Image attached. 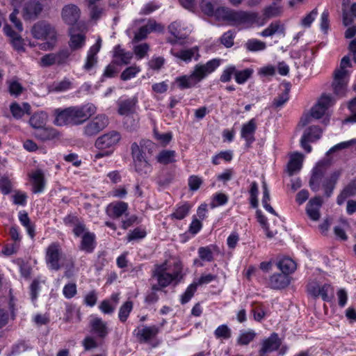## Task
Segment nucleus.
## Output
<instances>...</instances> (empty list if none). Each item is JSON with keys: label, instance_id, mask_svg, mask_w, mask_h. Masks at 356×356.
Segmentation results:
<instances>
[{"label": "nucleus", "instance_id": "3", "mask_svg": "<svg viewBox=\"0 0 356 356\" xmlns=\"http://www.w3.org/2000/svg\"><path fill=\"white\" fill-rule=\"evenodd\" d=\"M214 17L218 20L228 22L232 26H251L257 17L258 14L254 12L235 10L227 7H219L215 10Z\"/></svg>", "mask_w": 356, "mask_h": 356}, {"label": "nucleus", "instance_id": "32", "mask_svg": "<svg viewBox=\"0 0 356 356\" xmlns=\"http://www.w3.org/2000/svg\"><path fill=\"white\" fill-rule=\"evenodd\" d=\"M356 195V179L352 180L337 196V202L339 205L343 204L345 200L351 196Z\"/></svg>", "mask_w": 356, "mask_h": 356}, {"label": "nucleus", "instance_id": "48", "mask_svg": "<svg viewBox=\"0 0 356 356\" xmlns=\"http://www.w3.org/2000/svg\"><path fill=\"white\" fill-rule=\"evenodd\" d=\"M290 86L289 83L285 84V89L283 92L275 97L273 102V106L275 108L282 106L289 99Z\"/></svg>", "mask_w": 356, "mask_h": 356}, {"label": "nucleus", "instance_id": "56", "mask_svg": "<svg viewBox=\"0 0 356 356\" xmlns=\"http://www.w3.org/2000/svg\"><path fill=\"white\" fill-rule=\"evenodd\" d=\"M214 335L217 339H228L231 337L232 332L227 325H221L216 329Z\"/></svg>", "mask_w": 356, "mask_h": 356}, {"label": "nucleus", "instance_id": "1", "mask_svg": "<svg viewBox=\"0 0 356 356\" xmlns=\"http://www.w3.org/2000/svg\"><path fill=\"white\" fill-rule=\"evenodd\" d=\"M97 112L96 106L88 103L80 106H70L54 111V124L57 126H77L83 124Z\"/></svg>", "mask_w": 356, "mask_h": 356}, {"label": "nucleus", "instance_id": "30", "mask_svg": "<svg viewBox=\"0 0 356 356\" xmlns=\"http://www.w3.org/2000/svg\"><path fill=\"white\" fill-rule=\"evenodd\" d=\"M35 137L42 141L50 140L58 137V131L52 127H42L35 130Z\"/></svg>", "mask_w": 356, "mask_h": 356}, {"label": "nucleus", "instance_id": "7", "mask_svg": "<svg viewBox=\"0 0 356 356\" xmlns=\"http://www.w3.org/2000/svg\"><path fill=\"white\" fill-rule=\"evenodd\" d=\"M108 124L109 119L105 114H98L86 121L82 127V135L86 138H92L106 129Z\"/></svg>", "mask_w": 356, "mask_h": 356}, {"label": "nucleus", "instance_id": "24", "mask_svg": "<svg viewBox=\"0 0 356 356\" xmlns=\"http://www.w3.org/2000/svg\"><path fill=\"white\" fill-rule=\"evenodd\" d=\"M30 177L32 181L33 192L34 193H42L44 191L45 186V180L43 171L40 169H38L31 174Z\"/></svg>", "mask_w": 356, "mask_h": 356}, {"label": "nucleus", "instance_id": "5", "mask_svg": "<svg viewBox=\"0 0 356 356\" xmlns=\"http://www.w3.org/2000/svg\"><path fill=\"white\" fill-rule=\"evenodd\" d=\"M121 140V134L117 131H111L99 136L95 142V147L102 150L94 155V161L103 157L110 156L113 152V148Z\"/></svg>", "mask_w": 356, "mask_h": 356}, {"label": "nucleus", "instance_id": "64", "mask_svg": "<svg viewBox=\"0 0 356 356\" xmlns=\"http://www.w3.org/2000/svg\"><path fill=\"white\" fill-rule=\"evenodd\" d=\"M76 285L75 283H68L65 285L63 289V293L67 299L73 298L76 294Z\"/></svg>", "mask_w": 356, "mask_h": 356}, {"label": "nucleus", "instance_id": "12", "mask_svg": "<svg viewBox=\"0 0 356 356\" xmlns=\"http://www.w3.org/2000/svg\"><path fill=\"white\" fill-rule=\"evenodd\" d=\"M43 5L38 0H30L25 3L22 10V16L24 20L36 19L42 11Z\"/></svg>", "mask_w": 356, "mask_h": 356}, {"label": "nucleus", "instance_id": "11", "mask_svg": "<svg viewBox=\"0 0 356 356\" xmlns=\"http://www.w3.org/2000/svg\"><path fill=\"white\" fill-rule=\"evenodd\" d=\"M322 134L321 129L318 126H312L306 129L301 138V147L307 152L312 151V147L308 143L315 142L318 140Z\"/></svg>", "mask_w": 356, "mask_h": 356}, {"label": "nucleus", "instance_id": "43", "mask_svg": "<svg viewBox=\"0 0 356 356\" xmlns=\"http://www.w3.org/2000/svg\"><path fill=\"white\" fill-rule=\"evenodd\" d=\"M65 222L67 223V222H73L74 224V228H73V233L74 234L79 237L81 234H84L86 232V225L78 220V219L76 217L73 216H68L65 219Z\"/></svg>", "mask_w": 356, "mask_h": 356}, {"label": "nucleus", "instance_id": "37", "mask_svg": "<svg viewBox=\"0 0 356 356\" xmlns=\"http://www.w3.org/2000/svg\"><path fill=\"white\" fill-rule=\"evenodd\" d=\"M135 170L141 176H146L152 172V165L145 158L134 161Z\"/></svg>", "mask_w": 356, "mask_h": 356}, {"label": "nucleus", "instance_id": "8", "mask_svg": "<svg viewBox=\"0 0 356 356\" xmlns=\"http://www.w3.org/2000/svg\"><path fill=\"white\" fill-rule=\"evenodd\" d=\"M33 37L38 40H57L55 27L46 21L35 23L31 29Z\"/></svg>", "mask_w": 356, "mask_h": 356}, {"label": "nucleus", "instance_id": "40", "mask_svg": "<svg viewBox=\"0 0 356 356\" xmlns=\"http://www.w3.org/2000/svg\"><path fill=\"white\" fill-rule=\"evenodd\" d=\"M262 189H263V197H262V205L264 208L272 213L274 216H277V213L274 210V209L270 206L269 202L270 200V192L267 186V184L265 181L262 183Z\"/></svg>", "mask_w": 356, "mask_h": 356}, {"label": "nucleus", "instance_id": "57", "mask_svg": "<svg viewBox=\"0 0 356 356\" xmlns=\"http://www.w3.org/2000/svg\"><path fill=\"white\" fill-rule=\"evenodd\" d=\"M147 232L144 229L137 227L129 233L127 238L128 241H131L134 240L142 239L145 238Z\"/></svg>", "mask_w": 356, "mask_h": 356}, {"label": "nucleus", "instance_id": "22", "mask_svg": "<svg viewBox=\"0 0 356 356\" xmlns=\"http://www.w3.org/2000/svg\"><path fill=\"white\" fill-rule=\"evenodd\" d=\"M127 209V203L124 202H117L109 204L106 207V213L111 218H119Z\"/></svg>", "mask_w": 356, "mask_h": 356}, {"label": "nucleus", "instance_id": "60", "mask_svg": "<svg viewBox=\"0 0 356 356\" xmlns=\"http://www.w3.org/2000/svg\"><path fill=\"white\" fill-rule=\"evenodd\" d=\"M72 83L69 79L64 78L60 81L54 83V90L56 92L65 91L72 87Z\"/></svg>", "mask_w": 356, "mask_h": 356}, {"label": "nucleus", "instance_id": "53", "mask_svg": "<svg viewBox=\"0 0 356 356\" xmlns=\"http://www.w3.org/2000/svg\"><path fill=\"white\" fill-rule=\"evenodd\" d=\"M197 286L194 282L187 287L185 292L181 296L180 301L182 305H184L189 302V300L194 296L197 290Z\"/></svg>", "mask_w": 356, "mask_h": 356}, {"label": "nucleus", "instance_id": "27", "mask_svg": "<svg viewBox=\"0 0 356 356\" xmlns=\"http://www.w3.org/2000/svg\"><path fill=\"white\" fill-rule=\"evenodd\" d=\"M10 111L13 117L16 120H19L25 114H31V106L27 102L22 103L21 106L17 102H15L10 105Z\"/></svg>", "mask_w": 356, "mask_h": 356}, {"label": "nucleus", "instance_id": "50", "mask_svg": "<svg viewBox=\"0 0 356 356\" xmlns=\"http://www.w3.org/2000/svg\"><path fill=\"white\" fill-rule=\"evenodd\" d=\"M168 29L170 34L178 40H184L186 38V35L181 33V24L179 22H172Z\"/></svg>", "mask_w": 356, "mask_h": 356}, {"label": "nucleus", "instance_id": "39", "mask_svg": "<svg viewBox=\"0 0 356 356\" xmlns=\"http://www.w3.org/2000/svg\"><path fill=\"white\" fill-rule=\"evenodd\" d=\"M191 209V204L185 202L181 205L177 206L175 211L170 216L172 219L182 220L188 215Z\"/></svg>", "mask_w": 356, "mask_h": 356}, {"label": "nucleus", "instance_id": "16", "mask_svg": "<svg viewBox=\"0 0 356 356\" xmlns=\"http://www.w3.org/2000/svg\"><path fill=\"white\" fill-rule=\"evenodd\" d=\"M281 340L277 333H273L271 335L264 339L261 343L259 350V356H266V353H272L277 350L281 346Z\"/></svg>", "mask_w": 356, "mask_h": 356}, {"label": "nucleus", "instance_id": "47", "mask_svg": "<svg viewBox=\"0 0 356 356\" xmlns=\"http://www.w3.org/2000/svg\"><path fill=\"white\" fill-rule=\"evenodd\" d=\"M318 294L323 301L330 302L334 297V288L330 284H325L321 286Z\"/></svg>", "mask_w": 356, "mask_h": 356}, {"label": "nucleus", "instance_id": "6", "mask_svg": "<svg viewBox=\"0 0 356 356\" xmlns=\"http://www.w3.org/2000/svg\"><path fill=\"white\" fill-rule=\"evenodd\" d=\"M65 254L60 244L53 242L49 245L45 252V262L49 270L58 271L63 267Z\"/></svg>", "mask_w": 356, "mask_h": 356}, {"label": "nucleus", "instance_id": "10", "mask_svg": "<svg viewBox=\"0 0 356 356\" xmlns=\"http://www.w3.org/2000/svg\"><path fill=\"white\" fill-rule=\"evenodd\" d=\"M160 332V327L157 325H142L137 327L133 334L140 343H146L154 339Z\"/></svg>", "mask_w": 356, "mask_h": 356}, {"label": "nucleus", "instance_id": "49", "mask_svg": "<svg viewBox=\"0 0 356 356\" xmlns=\"http://www.w3.org/2000/svg\"><path fill=\"white\" fill-rule=\"evenodd\" d=\"M88 8L90 9V16L92 20L99 19L105 13V10L103 7L96 5L95 3H88Z\"/></svg>", "mask_w": 356, "mask_h": 356}, {"label": "nucleus", "instance_id": "28", "mask_svg": "<svg viewBox=\"0 0 356 356\" xmlns=\"http://www.w3.org/2000/svg\"><path fill=\"white\" fill-rule=\"evenodd\" d=\"M275 34L285 35V26L280 21L271 22L267 28L264 29L259 35L262 37H270Z\"/></svg>", "mask_w": 356, "mask_h": 356}, {"label": "nucleus", "instance_id": "41", "mask_svg": "<svg viewBox=\"0 0 356 356\" xmlns=\"http://www.w3.org/2000/svg\"><path fill=\"white\" fill-rule=\"evenodd\" d=\"M8 89L10 95L15 97H19L25 90L23 86L15 79L7 81Z\"/></svg>", "mask_w": 356, "mask_h": 356}, {"label": "nucleus", "instance_id": "17", "mask_svg": "<svg viewBox=\"0 0 356 356\" xmlns=\"http://www.w3.org/2000/svg\"><path fill=\"white\" fill-rule=\"evenodd\" d=\"M70 40L69 47L72 51H76L82 49L86 44V35L82 32H79L75 26L69 29Z\"/></svg>", "mask_w": 356, "mask_h": 356}, {"label": "nucleus", "instance_id": "44", "mask_svg": "<svg viewBox=\"0 0 356 356\" xmlns=\"http://www.w3.org/2000/svg\"><path fill=\"white\" fill-rule=\"evenodd\" d=\"M245 47L248 51H259L266 48V44L257 39H249L245 42Z\"/></svg>", "mask_w": 356, "mask_h": 356}, {"label": "nucleus", "instance_id": "61", "mask_svg": "<svg viewBox=\"0 0 356 356\" xmlns=\"http://www.w3.org/2000/svg\"><path fill=\"white\" fill-rule=\"evenodd\" d=\"M56 64L54 53L44 55L40 60L39 65L42 67H47Z\"/></svg>", "mask_w": 356, "mask_h": 356}, {"label": "nucleus", "instance_id": "23", "mask_svg": "<svg viewBox=\"0 0 356 356\" xmlns=\"http://www.w3.org/2000/svg\"><path fill=\"white\" fill-rule=\"evenodd\" d=\"M348 76L339 75L334 73V81L332 82V88L334 93L339 97H343L346 92V86Z\"/></svg>", "mask_w": 356, "mask_h": 356}, {"label": "nucleus", "instance_id": "29", "mask_svg": "<svg viewBox=\"0 0 356 356\" xmlns=\"http://www.w3.org/2000/svg\"><path fill=\"white\" fill-rule=\"evenodd\" d=\"M113 57L115 58V62L118 65H128L130 63L133 58V53L126 51L122 49L120 45H117L114 48Z\"/></svg>", "mask_w": 356, "mask_h": 356}, {"label": "nucleus", "instance_id": "14", "mask_svg": "<svg viewBox=\"0 0 356 356\" xmlns=\"http://www.w3.org/2000/svg\"><path fill=\"white\" fill-rule=\"evenodd\" d=\"M80 15V9L74 4H67L62 9L61 16L63 21L72 26H74V25L79 20Z\"/></svg>", "mask_w": 356, "mask_h": 356}, {"label": "nucleus", "instance_id": "20", "mask_svg": "<svg viewBox=\"0 0 356 356\" xmlns=\"http://www.w3.org/2000/svg\"><path fill=\"white\" fill-rule=\"evenodd\" d=\"M91 332L96 334L98 338L104 339L109 332L107 323L102 318L95 317L90 322Z\"/></svg>", "mask_w": 356, "mask_h": 356}, {"label": "nucleus", "instance_id": "42", "mask_svg": "<svg viewBox=\"0 0 356 356\" xmlns=\"http://www.w3.org/2000/svg\"><path fill=\"white\" fill-rule=\"evenodd\" d=\"M257 334L253 330L241 331L237 343L242 346L248 345L256 337Z\"/></svg>", "mask_w": 356, "mask_h": 356}, {"label": "nucleus", "instance_id": "62", "mask_svg": "<svg viewBox=\"0 0 356 356\" xmlns=\"http://www.w3.org/2000/svg\"><path fill=\"white\" fill-rule=\"evenodd\" d=\"M202 183V179L197 175L190 176L188 181L189 189L192 191H197Z\"/></svg>", "mask_w": 356, "mask_h": 356}, {"label": "nucleus", "instance_id": "34", "mask_svg": "<svg viewBox=\"0 0 356 356\" xmlns=\"http://www.w3.org/2000/svg\"><path fill=\"white\" fill-rule=\"evenodd\" d=\"M47 115L43 111L36 112L29 119V124L35 129L44 127L46 124Z\"/></svg>", "mask_w": 356, "mask_h": 356}, {"label": "nucleus", "instance_id": "52", "mask_svg": "<svg viewBox=\"0 0 356 356\" xmlns=\"http://www.w3.org/2000/svg\"><path fill=\"white\" fill-rule=\"evenodd\" d=\"M140 72V68L136 65L127 67L121 74L120 78L123 81L129 80L135 77Z\"/></svg>", "mask_w": 356, "mask_h": 356}, {"label": "nucleus", "instance_id": "19", "mask_svg": "<svg viewBox=\"0 0 356 356\" xmlns=\"http://www.w3.org/2000/svg\"><path fill=\"white\" fill-rule=\"evenodd\" d=\"M170 54L175 58L186 63L191 62L192 58L197 60L200 56L199 54V48L197 46L187 49H181L179 51H176L174 49H172Z\"/></svg>", "mask_w": 356, "mask_h": 356}, {"label": "nucleus", "instance_id": "58", "mask_svg": "<svg viewBox=\"0 0 356 356\" xmlns=\"http://www.w3.org/2000/svg\"><path fill=\"white\" fill-rule=\"evenodd\" d=\"M54 55L56 65H61L67 63L70 52L68 49H62L57 53H54Z\"/></svg>", "mask_w": 356, "mask_h": 356}, {"label": "nucleus", "instance_id": "21", "mask_svg": "<svg viewBox=\"0 0 356 356\" xmlns=\"http://www.w3.org/2000/svg\"><path fill=\"white\" fill-rule=\"evenodd\" d=\"M341 170H335L328 178L323 181L322 187L324 190V195L326 197H330L332 195L333 191L341 175Z\"/></svg>", "mask_w": 356, "mask_h": 356}, {"label": "nucleus", "instance_id": "2", "mask_svg": "<svg viewBox=\"0 0 356 356\" xmlns=\"http://www.w3.org/2000/svg\"><path fill=\"white\" fill-rule=\"evenodd\" d=\"M220 64V60L213 58L204 65H196L194 70L190 75L179 76L176 79V83L181 89H186L194 87L197 83L204 79L208 74L214 72Z\"/></svg>", "mask_w": 356, "mask_h": 356}, {"label": "nucleus", "instance_id": "63", "mask_svg": "<svg viewBox=\"0 0 356 356\" xmlns=\"http://www.w3.org/2000/svg\"><path fill=\"white\" fill-rule=\"evenodd\" d=\"M236 67L234 65H230L226 67L220 76V80L222 83L229 82L232 75H235Z\"/></svg>", "mask_w": 356, "mask_h": 356}, {"label": "nucleus", "instance_id": "46", "mask_svg": "<svg viewBox=\"0 0 356 356\" xmlns=\"http://www.w3.org/2000/svg\"><path fill=\"white\" fill-rule=\"evenodd\" d=\"M216 249L215 246L200 247L198 249V254L201 260L211 262L213 260V251Z\"/></svg>", "mask_w": 356, "mask_h": 356}, {"label": "nucleus", "instance_id": "13", "mask_svg": "<svg viewBox=\"0 0 356 356\" xmlns=\"http://www.w3.org/2000/svg\"><path fill=\"white\" fill-rule=\"evenodd\" d=\"M155 145L149 140L143 139L140 143H133L131 146V155L133 160L144 159L145 151L147 150L151 153L152 149L154 147Z\"/></svg>", "mask_w": 356, "mask_h": 356}, {"label": "nucleus", "instance_id": "25", "mask_svg": "<svg viewBox=\"0 0 356 356\" xmlns=\"http://www.w3.org/2000/svg\"><path fill=\"white\" fill-rule=\"evenodd\" d=\"M290 283L289 277L286 274L275 273L269 279V286L273 289H282L286 287Z\"/></svg>", "mask_w": 356, "mask_h": 356}, {"label": "nucleus", "instance_id": "31", "mask_svg": "<svg viewBox=\"0 0 356 356\" xmlns=\"http://www.w3.org/2000/svg\"><path fill=\"white\" fill-rule=\"evenodd\" d=\"M302 161L303 155L302 154L296 152L291 154L287 164V172L290 176L301 169Z\"/></svg>", "mask_w": 356, "mask_h": 356}, {"label": "nucleus", "instance_id": "33", "mask_svg": "<svg viewBox=\"0 0 356 356\" xmlns=\"http://www.w3.org/2000/svg\"><path fill=\"white\" fill-rule=\"evenodd\" d=\"M324 171L320 166L313 170L312 175L309 180V186L314 192H318L321 188V182L324 176Z\"/></svg>", "mask_w": 356, "mask_h": 356}, {"label": "nucleus", "instance_id": "38", "mask_svg": "<svg viewBox=\"0 0 356 356\" xmlns=\"http://www.w3.org/2000/svg\"><path fill=\"white\" fill-rule=\"evenodd\" d=\"M277 267L280 270L288 275L296 269V264L290 258H284L277 263Z\"/></svg>", "mask_w": 356, "mask_h": 356}, {"label": "nucleus", "instance_id": "51", "mask_svg": "<svg viewBox=\"0 0 356 356\" xmlns=\"http://www.w3.org/2000/svg\"><path fill=\"white\" fill-rule=\"evenodd\" d=\"M253 73V70L252 69H245L243 70H236L235 71V80L238 84H243L245 83L248 79L250 78Z\"/></svg>", "mask_w": 356, "mask_h": 356}, {"label": "nucleus", "instance_id": "15", "mask_svg": "<svg viewBox=\"0 0 356 356\" xmlns=\"http://www.w3.org/2000/svg\"><path fill=\"white\" fill-rule=\"evenodd\" d=\"M257 129V122L254 118L243 124L241 130V136L245 140V145L250 147L255 140L254 134Z\"/></svg>", "mask_w": 356, "mask_h": 356}, {"label": "nucleus", "instance_id": "26", "mask_svg": "<svg viewBox=\"0 0 356 356\" xmlns=\"http://www.w3.org/2000/svg\"><path fill=\"white\" fill-rule=\"evenodd\" d=\"M96 236L93 232H86L82 236L79 248L87 253H91L96 246Z\"/></svg>", "mask_w": 356, "mask_h": 356}, {"label": "nucleus", "instance_id": "45", "mask_svg": "<svg viewBox=\"0 0 356 356\" xmlns=\"http://www.w3.org/2000/svg\"><path fill=\"white\" fill-rule=\"evenodd\" d=\"M133 302L130 300L126 301L121 305L118 313V318L121 322L124 323L127 321L130 313L133 309Z\"/></svg>", "mask_w": 356, "mask_h": 356}, {"label": "nucleus", "instance_id": "4", "mask_svg": "<svg viewBox=\"0 0 356 356\" xmlns=\"http://www.w3.org/2000/svg\"><path fill=\"white\" fill-rule=\"evenodd\" d=\"M182 264L180 261L174 264V270L172 273H168L167 263L156 264L152 271V278L156 279L160 286L164 288L168 286L172 282H179L181 277Z\"/></svg>", "mask_w": 356, "mask_h": 356}, {"label": "nucleus", "instance_id": "54", "mask_svg": "<svg viewBox=\"0 0 356 356\" xmlns=\"http://www.w3.org/2000/svg\"><path fill=\"white\" fill-rule=\"evenodd\" d=\"M234 32L233 31L229 30L224 33L220 38V42L226 48H230L234 45Z\"/></svg>", "mask_w": 356, "mask_h": 356}, {"label": "nucleus", "instance_id": "55", "mask_svg": "<svg viewBox=\"0 0 356 356\" xmlns=\"http://www.w3.org/2000/svg\"><path fill=\"white\" fill-rule=\"evenodd\" d=\"M350 67H351L350 58L346 56L341 59L339 68L337 69L334 73L337 74V75L339 74L348 76V71L346 70V68Z\"/></svg>", "mask_w": 356, "mask_h": 356}, {"label": "nucleus", "instance_id": "36", "mask_svg": "<svg viewBox=\"0 0 356 356\" xmlns=\"http://www.w3.org/2000/svg\"><path fill=\"white\" fill-rule=\"evenodd\" d=\"M282 12V7L277 2H273L264 9L263 15L264 19H269L280 16Z\"/></svg>", "mask_w": 356, "mask_h": 356}, {"label": "nucleus", "instance_id": "18", "mask_svg": "<svg viewBox=\"0 0 356 356\" xmlns=\"http://www.w3.org/2000/svg\"><path fill=\"white\" fill-rule=\"evenodd\" d=\"M323 205V200L320 196H316L309 200L306 206V213L314 221H317L321 217L320 209Z\"/></svg>", "mask_w": 356, "mask_h": 356}, {"label": "nucleus", "instance_id": "59", "mask_svg": "<svg viewBox=\"0 0 356 356\" xmlns=\"http://www.w3.org/2000/svg\"><path fill=\"white\" fill-rule=\"evenodd\" d=\"M40 282L38 280L35 279L31 282L30 289V296L31 301L35 303L38 299V293L40 291Z\"/></svg>", "mask_w": 356, "mask_h": 356}, {"label": "nucleus", "instance_id": "35", "mask_svg": "<svg viewBox=\"0 0 356 356\" xmlns=\"http://www.w3.org/2000/svg\"><path fill=\"white\" fill-rule=\"evenodd\" d=\"M176 152L174 150L163 149L156 157L158 163L162 165H168L176 161Z\"/></svg>", "mask_w": 356, "mask_h": 356}, {"label": "nucleus", "instance_id": "9", "mask_svg": "<svg viewBox=\"0 0 356 356\" xmlns=\"http://www.w3.org/2000/svg\"><path fill=\"white\" fill-rule=\"evenodd\" d=\"M136 104V100L134 99H124L118 103V113L127 116L124 124L127 125V128L130 130L135 129L138 124L137 120L128 116L134 112Z\"/></svg>", "mask_w": 356, "mask_h": 356}]
</instances>
